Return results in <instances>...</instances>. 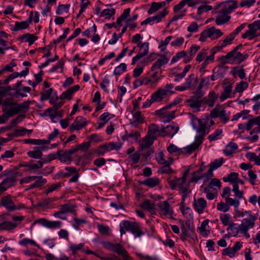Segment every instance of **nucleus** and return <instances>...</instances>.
Masks as SVG:
<instances>
[{
    "label": "nucleus",
    "mask_w": 260,
    "mask_h": 260,
    "mask_svg": "<svg viewBox=\"0 0 260 260\" xmlns=\"http://www.w3.org/2000/svg\"><path fill=\"white\" fill-rule=\"evenodd\" d=\"M257 124L260 126V116L250 119L246 124V129L250 131L254 125Z\"/></svg>",
    "instance_id": "58836bf2"
},
{
    "label": "nucleus",
    "mask_w": 260,
    "mask_h": 260,
    "mask_svg": "<svg viewBox=\"0 0 260 260\" xmlns=\"http://www.w3.org/2000/svg\"><path fill=\"white\" fill-rule=\"evenodd\" d=\"M226 203L230 206H233L235 208H238L240 205V202L238 200H235L230 197H226L225 199Z\"/></svg>",
    "instance_id": "5fc2aeb1"
},
{
    "label": "nucleus",
    "mask_w": 260,
    "mask_h": 260,
    "mask_svg": "<svg viewBox=\"0 0 260 260\" xmlns=\"http://www.w3.org/2000/svg\"><path fill=\"white\" fill-rule=\"evenodd\" d=\"M186 57V52L184 51H181L180 52H177L176 55L173 57L171 64H173L174 63L178 61L180 59L182 58H184V62L185 63Z\"/></svg>",
    "instance_id": "4c0bfd02"
},
{
    "label": "nucleus",
    "mask_w": 260,
    "mask_h": 260,
    "mask_svg": "<svg viewBox=\"0 0 260 260\" xmlns=\"http://www.w3.org/2000/svg\"><path fill=\"white\" fill-rule=\"evenodd\" d=\"M158 207L159 208L161 215L169 216L170 218H173V210L168 201H164L158 204Z\"/></svg>",
    "instance_id": "423d86ee"
},
{
    "label": "nucleus",
    "mask_w": 260,
    "mask_h": 260,
    "mask_svg": "<svg viewBox=\"0 0 260 260\" xmlns=\"http://www.w3.org/2000/svg\"><path fill=\"white\" fill-rule=\"evenodd\" d=\"M126 138H133L136 141H137L140 138V134L138 131H132L126 135Z\"/></svg>",
    "instance_id": "69168bd1"
},
{
    "label": "nucleus",
    "mask_w": 260,
    "mask_h": 260,
    "mask_svg": "<svg viewBox=\"0 0 260 260\" xmlns=\"http://www.w3.org/2000/svg\"><path fill=\"white\" fill-rule=\"evenodd\" d=\"M169 11L167 9H165L162 11L159 12L157 15L153 17H148L144 21L141 22V25L147 24L149 23L152 24L155 21L157 23L161 21L162 19L167 15Z\"/></svg>",
    "instance_id": "0eeeda50"
},
{
    "label": "nucleus",
    "mask_w": 260,
    "mask_h": 260,
    "mask_svg": "<svg viewBox=\"0 0 260 260\" xmlns=\"http://www.w3.org/2000/svg\"><path fill=\"white\" fill-rule=\"evenodd\" d=\"M256 219V216L252 214H249L247 217L242 220L241 223L239 224V229L245 232L246 231L252 229L254 226Z\"/></svg>",
    "instance_id": "20e7f679"
},
{
    "label": "nucleus",
    "mask_w": 260,
    "mask_h": 260,
    "mask_svg": "<svg viewBox=\"0 0 260 260\" xmlns=\"http://www.w3.org/2000/svg\"><path fill=\"white\" fill-rule=\"evenodd\" d=\"M50 103L51 104H53V106L52 108L47 109L46 112H51V111H55V114L51 115L52 117L54 118L57 116V112H56V111L57 109H59L64 104V102L63 101L55 102V101L53 99H51L50 100Z\"/></svg>",
    "instance_id": "4be33fe9"
},
{
    "label": "nucleus",
    "mask_w": 260,
    "mask_h": 260,
    "mask_svg": "<svg viewBox=\"0 0 260 260\" xmlns=\"http://www.w3.org/2000/svg\"><path fill=\"white\" fill-rule=\"evenodd\" d=\"M136 223V222H131L128 220H123L122 221V226L125 228L126 231L131 232Z\"/></svg>",
    "instance_id": "3c124183"
},
{
    "label": "nucleus",
    "mask_w": 260,
    "mask_h": 260,
    "mask_svg": "<svg viewBox=\"0 0 260 260\" xmlns=\"http://www.w3.org/2000/svg\"><path fill=\"white\" fill-rule=\"evenodd\" d=\"M131 232L135 236L136 238L140 237L144 234L142 231L141 226L137 222L135 224V226L133 227Z\"/></svg>",
    "instance_id": "ea45409f"
},
{
    "label": "nucleus",
    "mask_w": 260,
    "mask_h": 260,
    "mask_svg": "<svg viewBox=\"0 0 260 260\" xmlns=\"http://www.w3.org/2000/svg\"><path fill=\"white\" fill-rule=\"evenodd\" d=\"M42 164L38 161L30 160L29 161L28 169L27 171L39 169L41 168Z\"/></svg>",
    "instance_id": "8fccbe9b"
},
{
    "label": "nucleus",
    "mask_w": 260,
    "mask_h": 260,
    "mask_svg": "<svg viewBox=\"0 0 260 260\" xmlns=\"http://www.w3.org/2000/svg\"><path fill=\"white\" fill-rule=\"evenodd\" d=\"M239 174L237 173H231L227 177H224L223 180L224 182H230L231 183H234L238 180Z\"/></svg>",
    "instance_id": "c03bdc74"
},
{
    "label": "nucleus",
    "mask_w": 260,
    "mask_h": 260,
    "mask_svg": "<svg viewBox=\"0 0 260 260\" xmlns=\"http://www.w3.org/2000/svg\"><path fill=\"white\" fill-rule=\"evenodd\" d=\"M223 161V158L215 159L210 164L209 167L213 170H215L222 165Z\"/></svg>",
    "instance_id": "603ef678"
},
{
    "label": "nucleus",
    "mask_w": 260,
    "mask_h": 260,
    "mask_svg": "<svg viewBox=\"0 0 260 260\" xmlns=\"http://www.w3.org/2000/svg\"><path fill=\"white\" fill-rule=\"evenodd\" d=\"M167 96L165 92L162 90V88L158 89L151 95L152 101L154 102H159L161 101L165 96Z\"/></svg>",
    "instance_id": "6ab92c4d"
},
{
    "label": "nucleus",
    "mask_w": 260,
    "mask_h": 260,
    "mask_svg": "<svg viewBox=\"0 0 260 260\" xmlns=\"http://www.w3.org/2000/svg\"><path fill=\"white\" fill-rule=\"evenodd\" d=\"M248 86V84L247 82L241 81L240 83L236 85L235 91L237 92L241 93Z\"/></svg>",
    "instance_id": "6e6d98bb"
},
{
    "label": "nucleus",
    "mask_w": 260,
    "mask_h": 260,
    "mask_svg": "<svg viewBox=\"0 0 260 260\" xmlns=\"http://www.w3.org/2000/svg\"><path fill=\"white\" fill-rule=\"evenodd\" d=\"M17 224L13 223L10 221H4L0 223V230H11L15 229Z\"/></svg>",
    "instance_id": "f704fd0d"
},
{
    "label": "nucleus",
    "mask_w": 260,
    "mask_h": 260,
    "mask_svg": "<svg viewBox=\"0 0 260 260\" xmlns=\"http://www.w3.org/2000/svg\"><path fill=\"white\" fill-rule=\"evenodd\" d=\"M60 152V151H58L57 152V155L61 162H69L71 161V156L69 155L67 151L64 152L61 154Z\"/></svg>",
    "instance_id": "a19ab883"
},
{
    "label": "nucleus",
    "mask_w": 260,
    "mask_h": 260,
    "mask_svg": "<svg viewBox=\"0 0 260 260\" xmlns=\"http://www.w3.org/2000/svg\"><path fill=\"white\" fill-rule=\"evenodd\" d=\"M197 80L195 78L193 74H190L188 77L186 79L184 85L187 89L191 88L194 84H196Z\"/></svg>",
    "instance_id": "2f4dec72"
},
{
    "label": "nucleus",
    "mask_w": 260,
    "mask_h": 260,
    "mask_svg": "<svg viewBox=\"0 0 260 260\" xmlns=\"http://www.w3.org/2000/svg\"><path fill=\"white\" fill-rule=\"evenodd\" d=\"M217 209L219 211H221L223 212H226L229 210L230 207L226 203V202L224 203L222 202H220V203H217Z\"/></svg>",
    "instance_id": "e2e57ef3"
},
{
    "label": "nucleus",
    "mask_w": 260,
    "mask_h": 260,
    "mask_svg": "<svg viewBox=\"0 0 260 260\" xmlns=\"http://www.w3.org/2000/svg\"><path fill=\"white\" fill-rule=\"evenodd\" d=\"M222 35L223 33L220 29H216L215 27L212 26L203 31L200 34V37L199 40L201 42H204L208 38L212 40H214L218 39Z\"/></svg>",
    "instance_id": "7ed1b4c3"
},
{
    "label": "nucleus",
    "mask_w": 260,
    "mask_h": 260,
    "mask_svg": "<svg viewBox=\"0 0 260 260\" xmlns=\"http://www.w3.org/2000/svg\"><path fill=\"white\" fill-rule=\"evenodd\" d=\"M115 13V10L114 8L106 9L101 12V16H105L106 18L109 19Z\"/></svg>",
    "instance_id": "09e8293b"
},
{
    "label": "nucleus",
    "mask_w": 260,
    "mask_h": 260,
    "mask_svg": "<svg viewBox=\"0 0 260 260\" xmlns=\"http://www.w3.org/2000/svg\"><path fill=\"white\" fill-rule=\"evenodd\" d=\"M105 150L109 152L112 150H119L121 147V144L114 142H109L104 144Z\"/></svg>",
    "instance_id": "c9c22d12"
},
{
    "label": "nucleus",
    "mask_w": 260,
    "mask_h": 260,
    "mask_svg": "<svg viewBox=\"0 0 260 260\" xmlns=\"http://www.w3.org/2000/svg\"><path fill=\"white\" fill-rule=\"evenodd\" d=\"M189 103V106L193 109L194 111L198 112L200 110V108L203 104V99L198 100L194 99V98H190L187 101Z\"/></svg>",
    "instance_id": "412c9836"
},
{
    "label": "nucleus",
    "mask_w": 260,
    "mask_h": 260,
    "mask_svg": "<svg viewBox=\"0 0 260 260\" xmlns=\"http://www.w3.org/2000/svg\"><path fill=\"white\" fill-rule=\"evenodd\" d=\"M193 205L194 209L199 214H201L204 212V209L207 207V202L203 198H199L197 200L194 199Z\"/></svg>",
    "instance_id": "4468645a"
},
{
    "label": "nucleus",
    "mask_w": 260,
    "mask_h": 260,
    "mask_svg": "<svg viewBox=\"0 0 260 260\" xmlns=\"http://www.w3.org/2000/svg\"><path fill=\"white\" fill-rule=\"evenodd\" d=\"M76 206L71 204H66L61 206L60 210L63 214L68 212L73 213L74 212V209Z\"/></svg>",
    "instance_id": "e433bc0d"
},
{
    "label": "nucleus",
    "mask_w": 260,
    "mask_h": 260,
    "mask_svg": "<svg viewBox=\"0 0 260 260\" xmlns=\"http://www.w3.org/2000/svg\"><path fill=\"white\" fill-rule=\"evenodd\" d=\"M80 88L78 85H76L69 88L67 91L63 92L59 96L61 100L67 99L70 100L72 98V95Z\"/></svg>",
    "instance_id": "f3484780"
},
{
    "label": "nucleus",
    "mask_w": 260,
    "mask_h": 260,
    "mask_svg": "<svg viewBox=\"0 0 260 260\" xmlns=\"http://www.w3.org/2000/svg\"><path fill=\"white\" fill-rule=\"evenodd\" d=\"M238 145L234 142H230L223 150V153L227 156H230L235 152L238 149Z\"/></svg>",
    "instance_id": "5701e85b"
},
{
    "label": "nucleus",
    "mask_w": 260,
    "mask_h": 260,
    "mask_svg": "<svg viewBox=\"0 0 260 260\" xmlns=\"http://www.w3.org/2000/svg\"><path fill=\"white\" fill-rule=\"evenodd\" d=\"M200 48V46L196 45L191 46L188 53H186L185 63L189 62L192 59L193 55L196 54Z\"/></svg>",
    "instance_id": "7c9ffc66"
},
{
    "label": "nucleus",
    "mask_w": 260,
    "mask_h": 260,
    "mask_svg": "<svg viewBox=\"0 0 260 260\" xmlns=\"http://www.w3.org/2000/svg\"><path fill=\"white\" fill-rule=\"evenodd\" d=\"M20 39L22 41L25 39V42H28L29 45H31L38 39V38L33 34H26L22 35Z\"/></svg>",
    "instance_id": "72a5a7b5"
},
{
    "label": "nucleus",
    "mask_w": 260,
    "mask_h": 260,
    "mask_svg": "<svg viewBox=\"0 0 260 260\" xmlns=\"http://www.w3.org/2000/svg\"><path fill=\"white\" fill-rule=\"evenodd\" d=\"M159 58L153 64L151 67V71H154L160 69L162 66L167 64L169 61V59L165 54L159 55Z\"/></svg>",
    "instance_id": "dca6fc26"
},
{
    "label": "nucleus",
    "mask_w": 260,
    "mask_h": 260,
    "mask_svg": "<svg viewBox=\"0 0 260 260\" xmlns=\"http://www.w3.org/2000/svg\"><path fill=\"white\" fill-rule=\"evenodd\" d=\"M61 186V183L59 182L56 183L52 184L48 186L47 189L46 190V194L48 195V193L56 190L58 188Z\"/></svg>",
    "instance_id": "4d7b16f0"
},
{
    "label": "nucleus",
    "mask_w": 260,
    "mask_h": 260,
    "mask_svg": "<svg viewBox=\"0 0 260 260\" xmlns=\"http://www.w3.org/2000/svg\"><path fill=\"white\" fill-rule=\"evenodd\" d=\"M186 181V179L182 177L179 178H175L173 180L168 179V182L172 189H175L177 186L179 187L185 184Z\"/></svg>",
    "instance_id": "aec40b11"
},
{
    "label": "nucleus",
    "mask_w": 260,
    "mask_h": 260,
    "mask_svg": "<svg viewBox=\"0 0 260 260\" xmlns=\"http://www.w3.org/2000/svg\"><path fill=\"white\" fill-rule=\"evenodd\" d=\"M154 139L148 136H146L140 142V146L142 150L148 148L153 143Z\"/></svg>",
    "instance_id": "393cba45"
},
{
    "label": "nucleus",
    "mask_w": 260,
    "mask_h": 260,
    "mask_svg": "<svg viewBox=\"0 0 260 260\" xmlns=\"http://www.w3.org/2000/svg\"><path fill=\"white\" fill-rule=\"evenodd\" d=\"M142 184L150 187H154L159 185V180L157 178H149L145 180Z\"/></svg>",
    "instance_id": "c85d7f7f"
},
{
    "label": "nucleus",
    "mask_w": 260,
    "mask_h": 260,
    "mask_svg": "<svg viewBox=\"0 0 260 260\" xmlns=\"http://www.w3.org/2000/svg\"><path fill=\"white\" fill-rule=\"evenodd\" d=\"M141 207L147 210L151 213H154L156 209L155 204L149 200H145L141 205Z\"/></svg>",
    "instance_id": "b1692460"
},
{
    "label": "nucleus",
    "mask_w": 260,
    "mask_h": 260,
    "mask_svg": "<svg viewBox=\"0 0 260 260\" xmlns=\"http://www.w3.org/2000/svg\"><path fill=\"white\" fill-rule=\"evenodd\" d=\"M16 181V178L14 176L8 177L4 179L0 183V193L4 192L9 187L15 186Z\"/></svg>",
    "instance_id": "f8f14e48"
},
{
    "label": "nucleus",
    "mask_w": 260,
    "mask_h": 260,
    "mask_svg": "<svg viewBox=\"0 0 260 260\" xmlns=\"http://www.w3.org/2000/svg\"><path fill=\"white\" fill-rule=\"evenodd\" d=\"M3 111L5 112L4 114H6V118H7V120L10 117H12L13 115L16 114L20 112V109L17 108V106L11 107L7 110L6 109H3Z\"/></svg>",
    "instance_id": "473e14b6"
},
{
    "label": "nucleus",
    "mask_w": 260,
    "mask_h": 260,
    "mask_svg": "<svg viewBox=\"0 0 260 260\" xmlns=\"http://www.w3.org/2000/svg\"><path fill=\"white\" fill-rule=\"evenodd\" d=\"M70 5L69 4L59 5L58 7L56 13L58 15H61L63 12H68L69 11Z\"/></svg>",
    "instance_id": "bf43d9fd"
},
{
    "label": "nucleus",
    "mask_w": 260,
    "mask_h": 260,
    "mask_svg": "<svg viewBox=\"0 0 260 260\" xmlns=\"http://www.w3.org/2000/svg\"><path fill=\"white\" fill-rule=\"evenodd\" d=\"M27 155L31 158L35 159H40L43 156L41 150L39 149V147H34V149L32 151H29L27 152Z\"/></svg>",
    "instance_id": "cd10ccee"
},
{
    "label": "nucleus",
    "mask_w": 260,
    "mask_h": 260,
    "mask_svg": "<svg viewBox=\"0 0 260 260\" xmlns=\"http://www.w3.org/2000/svg\"><path fill=\"white\" fill-rule=\"evenodd\" d=\"M24 143L26 144H31L33 145H46V144L48 143V141H45L43 140L40 139H25L24 140Z\"/></svg>",
    "instance_id": "37998d69"
},
{
    "label": "nucleus",
    "mask_w": 260,
    "mask_h": 260,
    "mask_svg": "<svg viewBox=\"0 0 260 260\" xmlns=\"http://www.w3.org/2000/svg\"><path fill=\"white\" fill-rule=\"evenodd\" d=\"M230 218V216L227 214H221L220 215V220L224 225H228L230 224L231 222Z\"/></svg>",
    "instance_id": "0e129e2a"
},
{
    "label": "nucleus",
    "mask_w": 260,
    "mask_h": 260,
    "mask_svg": "<svg viewBox=\"0 0 260 260\" xmlns=\"http://www.w3.org/2000/svg\"><path fill=\"white\" fill-rule=\"evenodd\" d=\"M127 66L125 63H121L119 66L115 68L113 74L114 75H120L126 70Z\"/></svg>",
    "instance_id": "de8ad7c7"
},
{
    "label": "nucleus",
    "mask_w": 260,
    "mask_h": 260,
    "mask_svg": "<svg viewBox=\"0 0 260 260\" xmlns=\"http://www.w3.org/2000/svg\"><path fill=\"white\" fill-rule=\"evenodd\" d=\"M29 26L28 21L16 22L14 30L18 31L21 29L27 28Z\"/></svg>",
    "instance_id": "a18cd8bd"
},
{
    "label": "nucleus",
    "mask_w": 260,
    "mask_h": 260,
    "mask_svg": "<svg viewBox=\"0 0 260 260\" xmlns=\"http://www.w3.org/2000/svg\"><path fill=\"white\" fill-rule=\"evenodd\" d=\"M247 57V55H244L241 53L240 52H233L231 51L229 52L225 56L221 57V59H231L233 58V61H235L237 63H240L245 59Z\"/></svg>",
    "instance_id": "1a4fd4ad"
},
{
    "label": "nucleus",
    "mask_w": 260,
    "mask_h": 260,
    "mask_svg": "<svg viewBox=\"0 0 260 260\" xmlns=\"http://www.w3.org/2000/svg\"><path fill=\"white\" fill-rule=\"evenodd\" d=\"M19 244L25 247H27L28 245H31L36 246L38 248H40L39 245H38L34 240L28 238H23L18 242Z\"/></svg>",
    "instance_id": "c756f323"
},
{
    "label": "nucleus",
    "mask_w": 260,
    "mask_h": 260,
    "mask_svg": "<svg viewBox=\"0 0 260 260\" xmlns=\"http://www.w3.org/2000/svg\"><path fill=\"white\" fill-rule=\"evenodd\" d=\"M140 48L138 54L133 58L132 64H135L140 59L146 56L149 51V43L144 42L143 44H139L137 46Z\"/></svg>",
    "instance_id": "39448f33"
},
{
    "label": "nucleus",
    "mask_w": 260,
    "mask_h": 260,
    "mask_svg": "<svg viewBox=\"0 0 260 260\" xmlns=\"http://www.w3.org/2000/svg\"><path fill=\"white\" fill-rule=\"evenodd\" d=\"M134 121L131 123L133 125H136L138 123H142L144 122L143 117L140 111H132Z\"/></svg>",
    "instance_id": "a878e982"
},
{
    "label": "nucleus",
    "mask_w": 260,
    "mask_h": 260,
    "mask_svg": "<svg viewBox=\"0 0 260 260\" xmlns=\"http://www.w3.org/2000/svg\"><path fill=\"white\" fill-rule=\"evenodd\" d=\"M52 91L53 89L50 88L42 92L40 100L43 101L48 100L50 98Z\"/></svg>",
    "instance_id": "774afa93"
},
{
    "label": "nucleus",
    "mask_w": 260,
    "mask_h": 260,
    "mask_svg": "<svg viewBox=\"0 0 260 260\" xmlns=\"http://www.w3.org/2000/svg\"><path fill=\"white\" fill-rule=\"evenodd\" d=\"M237 8L235 2L230 3H224L221 4L216 8L218 10L216 12L218 14L216 17V23L217 25H222L227 22L231 18L228 16L232 11Z\"/></svg>",
    "instance_id": "f03ea898"
},
{
    "label": "nucleus",
    "mask_w": 260,
    "mask_h": 260,
    "mask_svg": "<svg viewBox=\"0 0 260 260\" xmlns=\"http://www.w3.org/2000/svg\"><path fill=\"white\" fill-rule=\"evenodd\" d=\"M37 179L35 183L37 187H40L43 186L47 182V180L43 178L41 176H35L34 180Z\"/></svg>",
    "instance_id": "052dcab7"
},
{
    "label": "nucleus",
    "mask_w": 260,
    "mask_h": 260,
    "mask_svg": "<svg viewBox=\"0 0 260 260\" xmlns=\"http://www.w3.org/2000/svg\"><path fill=\"white\" fill-rule=\"evenodd\" d=\"M191 124L193 128L197 129L198 135L195 137L194 142L191 145L184 148V151L189 154L195 151L201 145L204 140L205 136L209 132V128L206 126L208 121L204 119H198L194 115L190 114Z\"/></svg>",
    "instance_id": "f257e3e1"
},
{
    "label": "nucleus",
    "mask_w": 260,
    "mask_h": 260,
    "mask_svg": "<svg viewBox=\"0 0 260 260\" xmlns=\"http://www.w3.org/2000/svg\"><path fill=\"white\" fill-rule=\"evenodd\" d=\"M233 191L235 193V197L239 200L241 199L243 197V192L239 189V185L237 183L233 184Z\"/></svg>",
    "instance_id": "864d4df0"
},
{
    "label": "nucleus",
    "mask_w": 260,
    "mask_h": 260,
    "mask_svg": "<svg viewBox=\"0 0 260 260\" xmlns=\"http://www.w3.org/2000/svg\"><path fill=\"white\" fill-rule=\"evenodd\" d=\"M172 39V36H169L167 37L165 40L161 41L159 45L158 48L160 49L161 51H164L166 48V46L169 43L171 39Z\"/></svg>",
    "instance_id": "680f3d73"
},
{
    "label": "nucleus",
    "mask_w": 260,
    "mask_h": 260,
    "mask_svg": "<svg viewBox=\"0 0 260 260\" xmlns=\"http://www.w3.org/2000/svg\"><path fill=\"white\" fill-rule=\"evenodd\" d=\"M40 223L44 226L49 229H58L61 226V222L59 221H49L44 218H42L34 222V224Z\"/></svg>",
    "instance_id": "6e6552de"
},
{
    "label": "nucleus",
    "mask_w": 260,
    "mask_h": 260,
    "mask_svg": "<svg viewBox=\"0 0 260 260\" xmlns=\"http://www.w3.org/2000/svg\"><path fill=\"white\" fill-rule=\"evenodd\" d=\"M208 223L209 220H205L202 222L201 226L199 228L200 233L205 237L207 236L209 233V231L206 229V226L208 225Z\"/></svg>",
    "instance_id": "79ce46f5"
},
{
    "label": "nucleus",
    "mask_w": 260,
    "mask_h": 260,
    "mask_svg": "<svg viewBox=\"0 0 260 260\" xmlns=\"http://www.w3.org/2000/svg\"><path fill=\"white\" fill-rule=\"evenodd\" d=\"M235 36L232 34H230L228 35L225 39H224L221 43V47L222 48L225 47L227 44H231V42L234 40Z\"/></svg>",
    "instance_id": "338daca9"
},
{
    "label": "nucleus",
    "mask_w": 260,
    "mask_h": 260,
    "mask_svg": "<svg viewBox=\"0 0 260 260\" xmlns=\"http://www.w3.org/2000/svg\"><path fill=\"white\" fill-rule=\"evenodd\" d=\"M86 124L87 121L85 118L81 116H78L76 117L74 122L70 126V131L71 133H73L75 130L79 131Z\"/></svg>",
    "instance_id": "9d476101"
},
{
    "label": "nucleus",
    "mask_w": 260,
    "mask_h": 260,
    "mask_svg": "<svg viewBox=\"0 0 260 260\" xmlns=\"http://www.w3.org/2000/svg\"><path fill=\"white\" fill-rule=\"evenodd\" d=\"M232 85L231 84H228L224 87L223 92L221 93L220 96V99L221 101H224L225 99L230 97L232 92Z\"/></svg>",
    "instance_id": "bb28decb"
},
{
    "label": "nucleus",
    "mask_w": 260,
    "mask_h": 260,
    "mask_svg": "<svg viewBox=\"0 0 260 260\" xmlns=\"http://www.w3.org/2000/svg\"><path fill=\"white\" fill-rule=\"evenodd\" d=\"M1 205L5 207L8 211H10L16 210L18 208L15 206L10 195H7L2 197Z\"/></svg>",
    "instance_id": "9b49d317"
},
{
    "label": "nucleus",
    "mask_w": 260,
    "mask_h": 260,
    "mask_svg": "<svg viewBox=\"0 0 260 260\" xmlns=\"http://www.w3.org/2000/svg\"><path fill=\"white\" fill-rule=\"evenodd\" d=\"M231 73L235 77L236 75H238L241 79H243L245 78V71L243 68H235L234 71H231Z\"/></svg>",
    "instance_id": "49530a36"
},
{
    "label": "nucleus",
    "mask_w": 260,
    "mask_h": 260,
    "mask_svg": "<svg viewBox=\"0 0 260 260\" xmlns=\"http://www.w3.org/2000/svg\"><path fill=\"white\" fill-rule=\"evenodd\" d=\"M222 133V131L221 129H217L213 134L209 135L208 137V139L210 142L218 140Z\"/></svg>",
    "instance_id": "13d9d810"
},
{
    "label": "nucleus",
    "mask_w": 260,
    "mask_h": 260,
    "mask_svg": "<svg viewBox=\"0 0 260 260\" xmlns=\"http://www.w3.org/2000/svg\"><path fill=\"white\" fill-rule=\"evenodd\" d=\"M103 245L104 248L109 250L116 252L119 255H120L121 252H124L125 249L121 245L119 244H114L109 242H104L103 243Z\"/></svg>",
    "instance_id": "ddd939ff"
},
{
    "label": "nucleus",
    "mask_w": 260,
    "mask_h": 260,
    "mask_svg": "<svg viewBox=\"0 0 260 260\" xmlns=\"http://www.w3.org/2000/svg\"><path fill=\"white\" fill-rule=\"evenodd\" d=\"M161 133H162V128L160 129L158 125L151 124L148 127L147 136L155 140L157 137L159 136Z\"/></svg>",
    "instance_id": "2eb2a0df"
},
{
    "label": "nucleus",
    "mask_w": 260,
    "mask_h": 260,
    "mask_svg": "<svg viewBox=\"0 0 260 260\" xmlns=\"http://www.w3.org/2000/svg\"><path fill=\"white\" fill-rule=\"evenodd\" d=\"M179 127L177 124L175 123H172L167 125L166 127L162 128V133H165L166 135L173 137L178 131Z\"/></svg>",
    "instance_id": "a211bd4d"
}]
</instances>
